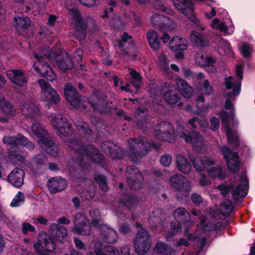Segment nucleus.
<instances>
[{
	"instance_id": "nucleus-62",
	"label": "nucleus",
	"mask_w": 255,
	"mask_h": 255,
	"mask_svg": "<svg viewBox=\"0 0 255 255\" xmlns=\"http://www.w3.org/2000/svg\"><path fill=\"white\" fill-rule=\"evenodd\" d=\"M155 9L158 10H159L161 12H164L165 13L170 14V15H172L173 13L172 10L170 8H169L163 4H160V5L155 6Z\"/></svg>"
},
{
	"instance_id": "nucleus-42",
	"label": "nucleus",
	"mask_w": 255,
	"mask_h": 255,
	"mask_svg": "<svg viewBox=\"0 0 255 255\" xmlns=\"http://www.w3.org/2000/svg\"><path fill=\"white\" fill-rule=\"evenodd\" d=\"M0 109L3 114L8 117L15 115V110H13L12 107L9 103L6 102L5 99L0 94Z\"/></svg>"
},
{
	"instance_id": "nucleus-64",
	"label": "nucleus",
	"mask_w": 255,
	"mask_h": 255,
	"mask_svg": "<svg viewBox=\"0 0 255 255\" xmlns=\"http://www.w3.org/2000/svg\"><path fill=\"white\" fill-rule=\"evenodd\" d=\"M160 62L162 64L161 68L164 72H167L168 70V65L166 57L164 55H161L159 57Z\"/></svg>"
},
{
	"instance_id": "nucleus-50",
	"label": "nucleus",
	"mask_w": 255,
	"mask_h": 255,
	"mask_svg": "<svg viewBox=\"0 0 255 255\" xmlns=\"http://www.w3.org/2000/svg\"><path fill=\"white\" fill-rule=\"evenodd\" d=\"M208 174L212 177H216L221 179L225 178V174L220 167H213L208 171Z\"/></svg>"
},
{
	"instance_id": "nucleus-53",
	"label": "nucleus",
	"mask_w": 255,
	"mask_h": 255,
	"mask_svg": "<svg viewBox=\"0 0 255 255\" xmlns=\"http://www.w3.org/2000/svg\"><path fill=\"white\" fill-rule=\"evenodd\" d=\"M92 182H90L91 183ZM95 188L93 184H90L89 189L84 191L81 193V197L83 200H91L95 196Z\"/></svg>"
},
{
	"instance_id": "nucleus-19",
	"label": "nucleus",
	"mask_w": 255,
	"mask_h": 255,
	"mask_svg": "<svg viewBox=\"0 0 255 255\" xmlns=\"http://www.w3.org/2000/svg\"><path fill=\"white\" fill-rule=\"evenodd\" d=\"M171 186L175 189L182 192L186 197L191 189L190 182L184 176L176 174L170 179Z\"/></svg>"
},
{
	"instance_id": "nucleus-16",
	"label": "nucleus",
	"mask_w": 255,
	"mask_h": 255,
	"mask_svg": "<svg viewBox=\"0 0 255 255\" xmlns=\"http://www.w3.org/2000/svg\"><path fill=\"white\" fill-rule=\"evenodd\" d=\"M173 132L172 125L168 122H161L153 129L154 135L160 140L172 142Z\"/></svg>"
},
{
	"instance_id": "nucleus-3",
	"label": "nucleus",
	"mask_w": 255,
	"mask_h": 255,
	"mask_svg": "<svg viewBox=\"0 0 255 255\" xmlns=\"http://www.w3.org/2000/svg\"><path fill=\"white\" fill-rule=\"evenodd\" d=\"M90 217L91 220V225L86 216L81 213H77L75 217L74 221V226L72 229L74 234L81 235H89L91 232V226L96 228H99L102 221L101 216L99 210L94 208L90 210Z\"/></svg>"
},
{
	"instance_id": "nucleus-28",
	"label": "nucleus",
	"mask_w": 255,
	"mask_h": 255,
	"mask_svg": "<svg viewBox=\"0 0 255 255\" xmlns=\"http://www.w3.org/2000/svg\"><path fill=\"white\" fill-rule=\"evenodd\" d=\"M48 186L50 192L54 194L64 190L67 186V183L65 179L56 177L48 180Z\"/></svg>"
},
{
	"instance_id": "nucleus-23",
	"label": "nucleus",
	"mask_w": 255,
	"mask_h": 255,
	"mask_svg": "<svg viewBox=\"0 0 255 255\" xmlns=\"http://www.w3.org/2000/svg\"><path fill=\"white\" fill-rule=\"evenodd\" d=\"M38 82L41 88L42 93L46 100L53 103L59 102V95L47 82L44 80H39Z\"/></svg>"
},
{
	"instance_id": "nucleus-13",
	"label": "nucleus",
	"mask_w": 255,
	"mask_h": 255,
	"mask_svg": "<svg viewBox=\"0 0 255 255\" xmlns=\"http://www.w3.org/2000/svg\"><path fill=\"white\" fill-rule=\"evenodd\" d=\"M88 255H120L119 250L113 246H107L103 249V244L93 241L88 249Z\"/></svg>"
},
{
	"instance_id": "nucleus-10",
	"label": "nucleus",
	"mask_w": 255,
	"mask_h": 255,
	"mask_svg": "<svg viewBox=\"0 0 255 255\" xmlns=\"http://www.w3.org/2000/svg\"><path fill=\"white\" fill-rule=\"evenodd\" d=\"M175 220L178 222L177 225L174 223L170 224V231L166 233L165 237L167 240L173 237L181 228V224H184L190 219V216L188 211L183 208H179L175 210L174 213Z\"/></svg>"
},
{
	"instance_id": "nucleus-31",
	"label": "nucleus",
	"mask_w": 255,
	"mask_h": 255,
	"mask_svg": "<svg viewBox=\"0 0 255 255\" xmlns=\"http://www.w3.org/2000/svg\"><path fill=\"white\" fill-rule=\"evenodd\" d=\"M6 75L13 83L18 86H23L27 82L23 72L19 70H8Z\"/></svg>"
},
{
	"instance_id": "nucleus-60",
	"label": "nucleus",
	"mask_w": 255,
	"mask_h": 255,
	"mask_svg": "<svg viewBox=\"0 0 255 255\" xmlns=\"http://www.w3.org/2000/svg\"><path fill=\"white\" fill-rule=\"evenodd\" d=\"M22 231L24 234H26L28 232L33 233L36 232V229L34 226L28 223H23L22 225Z\"/></svg>"
},
{
	"instance_id": "nucleus-49",
	"label": "nucleus",
	"mask_w": 255,
	"mask_h": 255,
	"mask_svg": "<svg viewBox=\"0 0 255 255\" xmlns=\"http://www.w3.org/2000/svg\"><path fill=\"white\" fill-rule=\"evenodd\" d=\"M105 3L108 4L110 7L104 9V14L102 17L105 18H110L113 16V11L114 7L116 6V2L112 0H104Z\"/></svg>"
},
{
	"instance_id": "nucleus-17",
	"label": "nucleus",
	"mask_w": 255,
	"mask_h": 255,
	"mask_svg": "<svg viewBox=\"0 0 255 255\" xmlns=\"http://www.w3.org/2000/svg\"><path fill=\"white\" fill-rule=\"evenodd\" d=\"M126 177L128 183L131 189L137 190L141 188L142 176L134 166H129L127 168Z\"/></svg>"
},
{
	"instance_id": "nucleus-32",
	"label": "nucleus",
	"mask_w": 255,
	"mask_h": 255,
	"mask_svg": "<svg viewBox=\"0 0 255 255\" xmlns=\"http://www.w3.org/2000/svg\"><path fill=\"white\" fill-rule=\"evenodd\" d=\"M50 233L54 238L60 242H63L67 236V230L63 226H59L57 224H52L50 226Z\"/></svg>"
},
{
	"instance_id": "nucleus-34",
	"label": "nucleus",
	"mask_w": 255,
	"mask_h": 255,
	"mask_svg": "<svg viewBox=\"0 0 255 255\" xmlns=\"http://www.w3.org/2000/svg\"><path fill=\"white\" fill-rule=\"evenodd\" d=\"M14 22L17 31L20 33L28 29L31 25V20L27 17H14Z\"/></svg>"
},
{
	"instance_id": "nucleus-27",
	"label": "nucleus",
	"mask_w": 255,
	"mask_h": 255,
	"mask_svg": "<svg viewBox=\"0 0 255 255\" xmlns=\"http://www.w3.org/2000/svg\"><path fill=\"white\" fill-rule=\"evenodd\" d=\"M22 114L27 118L35 119L41 113L38 107L33 103H24L20 107Z\"/></svg>"
},
{
	"instance_id": "nucleus-29",
	"label": "nucleus",
	"mask_w": 255,
	"mask_h": 255,
	"mask_svg": "<svg viewBox=\"0 0 255 255\" xmlns=\"http://www.w3.org/2000/svg\"><path fill=\"white\" fill-rule=\"evenodd\" d=\"M169 49L174 52L184 51L187 49L188 41L180 36L173 37L169 42Z\"/></svg>"
},
{
	"instance_id": "nucleus-15",
	"label": "nucleus",
	"mask_w": 255,
	"mask_h": 255,
	"mask_svg": "<svg viewBox=\"0 0 255 255\" xmlns=\"http://www.w3.org/2000/svg\"><path fill=\"white\" fill-rule=\"evenodd\" d=\"M177 132L179 136L185 140L186 142L191 143L195 148L201 149L205 146L203 143V138L198 132L193 131L192 134L186 132L184 127L179 125L177 128Z\"/></svg>"
},
{
	"instance_id": "nucleus-40",
	"label": "nucleus",
	"mask_w": 255,
	"mask_h": 255,
	"mask_svg": "<svg viewBox=\"0 0 255 255\" xmlns=\"http://www.w3.org/2000/svg\"><path fill=\"white\" fill-rule=\"evenodd\" d=\"M155 21V22L158 25V27L163 30L171 31L177 27L176 23L167 17L164 16V18H162V22Z\"/></svg>"
},
{
	"instance_id": "nucleus-48",
	"label": "nucleus",
	"mask_w": 255,
	"mask_h": 255,
	"mask_svg": "<svg viewBox=\"0 0 255 255\" xmlns=\"http://www.w3.org/2000/svg\"><path fill=\"white\" fill-rule=\"evenodd\" d=\"M126 22L131 21L134 26H137L141 24V20L139 16L136 15L133 11H130L126 14Z\"/></svg>"
},
{
	"instance_id": "nucleus-38",
	"label": "nucleus",
	"mask_w": 255,
	"mask_h": 255,
	"mask_svg": "<svg viewBox=\"0 0 255 255\" xmlns=\"http://www.w3.org/2000/svg\"><path fill=\"white\" fill-rule=\"evenodd\" d=\"M46 161V157L43 154H39L31 158L28 167L31 170L35 171L44 165Z\"/></svg>"
},
{
	"instance_id": "nucleus-4",
	"label": "nucleus",
	"mask_w": 255,
	"mask_h": 255,
	"mask_svg": "<svg viewBox=\"0 0 255 255\" xmlns=\"http://www.w3.org/2000/svg\"><path fill=\"white\" fill-rule=\"evenodd\" d=\"M2 140L4 143L11 146L8 151L10 159L17 160L20 162L24 161L27 153L19 150L18 146H23L29 149H33L34 147V144L21 134L12 137L4 136Z\"/></svg>"
},
{
	"instance_id": "nucleus-61",
	"label": "nucleus",
	"mask_w": 255,
	"mask_h": 255,
	"mask_svg": "<svg viewBox=\"0 0 255 255\" xmlns=\"http://www.w3.org/2000/svg\"><path fill=\"white\" fill-rule=\"evenodd\" d=\"M172 161L171 156L169 154H165L160 158V163L164 166H169Z\"/></svg>"
},
{
	"instance_id": "nucleus-36",
	"label": "nucleus",
	"mask_w": 255,
	"mask_h": 255,
	"mask_svg": "<svg viewBox=\"0 0 255 255\" xmlns=\"http://www.w3.org/2000/svg\"><path fill=\"white\" fill-rule=\"evenodd\" d=\"M108 144V147L107 149H104L105 152L109 153L110 156L112 158H121L124 155V152L123 150L119 146L113 144V143L106 142L105 145Z\"/></svg>"
},
{
	"instance_id": "nucleus-57",
	"label": "nucleus",
	"mask_w": 255,
	"mask_h": 255,
	"mask_svg": "<svg viewBox=\"0 0 255 255\" xmlns=\"http://www.w3.org/2000/svg\"><path fill=\"white\" fill-rule=\"evenodd\" d=\"M82 5L88 7H93L99 5L100 0H78Z\"/></svg>"
},
{
	"instance_id": "nucleus-8",
	"label": "nucleus",
	"mask_w": 255,
	"mask_h": 255,
	"mask_svg": "<svg viewBox=\"0 0 255 255\" xmlns=\"http://www.w3.org/2000/svg\"><path fill=\"white\" fill-rule=\"evenodd\" d=\"M31 130L33 134L38 138V142L42 148H48L47 152L54 157L58 155L57 148L53 146L54 142L49 139L47 132L40 124L35 123L31 126Z\"/></svg>"
},
{
	"instance_id": "nucleus-55",
	"label": "nucleus",
	"mask_w": 255,
	"mask_h": 255,
	"mask_svg": "<svg viewBox=\"0 0 255 255\" xmlns=\"http://www.w3.org/2000/svg\"><path fill=\"white\" fill-rule=\"evenodd\" d=\"M57 63L59 68L63 71H65L73 66V64L69 57H66L65 60L57 61Z\"/></svg>"
},
{
	"instance_id": "nucleus-12",
	"label": "nucleus",
	"mask_w": 255,
	"mask_h": 255,
	"mask_svg": "<svg viewBox=\"0 0 255 255\" xmlns=\"http://www.w3.org/2000/svg\"><path fill=\"white\" fill-rule=\"evenodd\" d=\"M151 240L147 232L143 229L137 232L134 241V248L139 255H143L150 249Z\"/></svg>"
},
{
	"instance_id": "nucleus-51",
	"label": "nucleus",
	"mask_w": 255,
	"mask_h": 255,
	"mask_svg": "<svg viewBox=\"0 0 255 255\" xmlns=\"http://www.w3.org/2000/svg\"><path fill=\"white\" fill-rule=\"evenodd\" d=\"M94 179L102 190L106 191L108 190L109 188L107 185V180L105 176L101 174H96L95 176Z\"/></svg>"
},
{
	"instance_id": "nucleus-45",
	"label": "nucleus",
	"mask_w": 255,
	"mask_h": 255,
	"mask_svg": "<svg viewBox=\"0 0 255 255\" xmlns=\"http://www.w3.org/2000/svg\"><path fill=\"white\" fill-rule=\"evenodd\" d=\"M197 90L198 93L205 95H210L213 93V87L207 80H205L202 83H200Z\"/></svg>"
},
{
	"instance_id": "nucleus-24",
	"label": "nucleus",
	"mask_w": 255,
	"mask_h": 255,
	"mask_svg": "<svg viewBox=\"0 0 255 255\" xmlns=\"http://www.w3.org/2000/svg\"><path fill=\"white\" fill-rule=\"evenodd\" d=\"M189 157L195 169L198 171L204 170L206 165L210 166L215 164L214 160L207 156L202 157L197 155L195 157L193 155L189 154Z\"/></svg>"
},
{
	"instance_id": "nucleus-30",
	"label": "nucleus",
	"mask_w": 255,
	"mask_h": 255,
	"mask_svg": "<svg viewBox=\"0 0 255 255\" xmlns=\"http://www.w3.org/2000/svg\"><path fill=\"white\" fill-rule=\"evenodd\" d=\"M195 61L198 65L210 68V71H213L215 69L214 64L216 60L211 56L202 53H198L196 55Z\"/></svg>"
},
{
	"instance_id": "nucleus-5",
	"label": "nucleus",
	"mask_w": 255,
	"mask_h": 255,
	"mask_svg": "<svg viewBox=\"0 0 255 255\" xmlns=\"http://www.w3.org/2000/svg\"><path fill=\"white\" fill-rule=\"evenodd\" d=\"M68 145L75 150L79 155L77 161L81 166L89 163L90 161L100 163L104 160L103 156L93 146H84L77 140L69 141Z\"/></svg>"
},
{
	"instance_id": "nucleus-25",
	"label": "nucleus",
	"mask_w": 255,
	"mask_h": 255,
	"mask_svg": "<svg viewBox=\"0 0 255 255\" xmlns=\"http://www.w3.org/2000/svg\"><path fill=\"white\" fill-rule=\"evenodd\" d=\"M160 94L169 104H174L178 101V97L175 92L174 87L168 83H165L161 88Z\"/></svg>"
},
{
	"instance_id": "nucleus-44",
	"label": "nucleus",
	"mask_w": 255,
	"mask_h": 255,
	"mask_svg": "<svg viewBox=\"0 0 255 255\" xmlns=\"http://www.w3.org/2000/svg\"><path fill=\"white\" fill-rule=\"evenodd\" d=\"M128 71L131 76V82L134 87L137 90L140 86L142 79L140 74L132 69H128Z\"/></svg>"
},
{
	"instance_id": "nucleus-1",
	"label": "nucleus",
	"mask_w": 255,
	"mask_h": 255,
	"mask_svg": "<svg viewBox=\"0 0 255 255\" xmlns=\"http://www.w3.org/2000/svg\"><path fill=\"white\" fill-rule=\"evenodd\" d=\"M64 94L67 101L74 107L79 109H85L87 106H91L94 111H98L101 113H110L112 110L107 109L110 108L109 103L104 98H99L97 94H93L90 101L86 100L85 97L77 96L76 89L70 83L66 84L64 88Z\"/></svg>"
},
{
	"instance_id": "nucleus-58",
	"label": "nucleus",
	"mask_w": 255,
	"mask_h": 255,
	"mask_svg": "<svg viewBox=\"0 0 255 255\" xmlns=\"http://www.w3.org/2000/svg\"><path fill=\"white\" fill-rule=\"evenodd\" d=\"M188 124L194 128L196 127V124H199L203 128L207 127L208 125L206 121H199L196 118H193L189 120Z\"/></svg>"
},
{
	"instance_id": "nucleus-63",
	"label": "nucleus",
	"mask_w": 255,
	"mask_h": 255,
	"mask_svg": "<svg viewBox=\"0 0 255 255\" xmlns=\"http://www.w3.org/2000/svg\"><path fill=\"white\" fill-rule=\"evenodd\" d=\"M164 16H163L161 15L154 13L150 16V20L154 26L158 27V25L155 22L156 21L155 20H158L159 22H162V18H164Z\"/></svg>"
},
{
	"instance_id": "nucleus-6",
	"label": "nucleus",
	"mask_w": 255,
	"mask_h": 255,
	"mask_svg": "<svg viewBox=\"0 0 255 255\" xmlns=\"http://www.w3.org/2000/svg\"><path fill=\"white\" fill-rule=\"evenodd\" d=\"M128 144L129 152L127 154L133 162H137L139 158L146 155L151 147L157 149L160 146L158 144L149 143L146 139L142 136L129 139Z\"/></svg>"
},
{
	"instance_id": "nucleus-52",
	"label": "nucleus",
	"mask_w": 255,
	"mask_h": 255,
	"mask_svg": "<svg viewBox=\"0 0 255 255\" xmlns=\"http://www.w3.org/2000/svg\"><path fill=\"white\" fill-rule=\"evenodd\" d=\"M144 112V109L140 110V109H138L135 115L137 125L139 128H141L143 123L146 122Z\"/></svg>"
},
{
	"instance_id": "nucleus-56",
	"label": "nucleus",
	"mask_w": 255,
	"mask_h": 255,
	"mask_svg": "<svg viewBox=\"0 0 255 255\" xmlns=\"http://www.w3.org/2000/svg\"><path fill=\"white\" fill-rule=\"evenodd\" d=\"M252 50V47L247 43H243L240 46V50L243 56L245 58L250 56Z\"/></svg>"
},
{
	"instance_id": "nucleus-20",
	"label": "nucleus",
	"mask_w": 255,
	"mask_h": 255,
	"mask_svg": "<svg viewBox=\"0 0 255 255\" xmlns=\"http://www.w3.org/2000/svg\"><path fill=\"white\" fill-rule=\"evenodd\" d=\"M50 120L53 126L57 128L59 136H66L72 133L70 125L62 116L59 115L56 117H52Z\"/></svg>"
},
{
	"instance_id": "nucleus-22",
	"label": "nucleus",
	"mask_w": 255,
	"mask_h": 255,
	"mask_svg": "<svg viewBox=\"0 0 255 255\" xmlns=\"http://www.w3.org/2000/svg\"><path fill=\"white\" fill-rule=\"evenodd\" d=\"M102 240L106 243L111 244L116 243L119 239L117 231L113 228L106 225H100L98 228Z\"/></svg>"
},
{
	"instance_id": "nucleus-59",
	"label": "nucleus",
	"mask_w": 255,
	"mask_h": 255,
	"mask_svg": "<svg viewBox=\"0 0 255 255\" xmlns=\"http://www.w3.org/2000/svg\"><path fill=\"white\" fill-rule=\"evenodd\" d=\"M76 126L81 134H85L86 135H90L92 133L91 129L88 128L87 124L85 123H82L81 125L76 124Z\"/></svg>"
},
{
	"instance_id": "nucleus-2",
	"label": "nucleus",
	"mask_w": 255,
	"mask_h": 255,
	"mask_svg": "<svg viewBox=\"0 0 255 255\" xmlns=\"http://www.w3.org/2000/svg\"><path fill=\"white\" fill-rule=\"evenodd\" d=\"M68 14L71 18V23L75 27L74 36L82 41L85 38L86 30L91 31H96L98 26L96 25L94 18L90 16L82 18L79 10L73 8L70 9Z\"/></svg>"
},
{
	"instance_id": "nucleus-26",
	"label": "nucleus",
	"mask_w": 255,
	"mask_h": 255,
	"mask_svg": "<svg viewBox=\"0 0 255 255\" xmlns=\"http://www.w3.org/2000/svg\"><path fill=\"white\" fill-rule=\"evenodd\" d=\"M24 171L19 168H14L8 175V182L13 186L19 188L23 184Z\"/></svg>"
},
{
	"instance_id": "nucleus-39",
	"label": "nucleus",
	"mask_w": 255,
	"mask_h": 255,
	"mask_svg": "<svg viewBox=\"0 0 255 255\" xmlns=\"http://www.w3.org/2000/svg\"><path fill=\"white\" fill-rule=\"evenodd\" d=\"M154 252L159 255H173L174 250L170 246L162 242H158L154 248Z\"/></svg>"
},
{
	"instance_id": "nucleus-54",
	"label": "nucleus",
	"mask_w": 255,
	"mask_h": 255,
	"mask_svg": "<svg viewBox=\"0 0 255 255\" xmlns=\"http://www.w3.org/2000/svg\"><path fill=\"white\" fill-rule=\"evenodd\" d=\"M24 201V194L21 192H18V193L14 196L12 202L10 203V206L12 207H16L22 204Z\"/></svg>"
},
{
	"instance_id": "nucleus-14",
	"label": "nucleus",
	"mask_w": 255,
	"mask_h": 255,
	"mask_svg": "<svg viewBox=\"0 0 255 255\" xmlns=\"http://www.w3.org/2000/svg\"><path fill=\"white\" fill-rule=\"evenodd\" d=\"M37 60L34 62L33 67L35 70L42 76L44 77L48 80L52 81L56 78V76L52 69L47 65L46 60H48V56L43 57L35 55Z\"/></svg>"
},
{
	"instance_id": "nucleus-43",
	"label": "nucleus",
	"mask_w": 255,
	"mask_h": 255,
	"mask_svg": "<svg viewBox=\"0 0 255 255\" xmlns=\"http://www.w3.org/2000/svg\"><path fill=\"white\" fill-rule=\"evenodd\" d=\"M210 26L213 29H216L219 30L224 35L232 34L234 30L231 29V32H230L226 24L224 22L220 21V20L217 18H215L213 20L211 23Z\"/></svg>"
},
{
	"instance_id": "nucleus-7",
	"label": "nucleus",
	"mask_w": 255,
	"mask_h": 255,
	"mask_svg": "<svg viewBox=\"0 0 255 255\" xmlns=\"http://www.w3.org/2000/svg\"><path fill=\"white\" fill-rule=\"evenodd\" d=\"M243 66L238 65L236 69V76H229L225 78V83L228 90L232 89V93H229L226 100L225 108L227 110H232L233 105L232 100L234 99V97L238 95L241 91V80L243 77Z\"/></svg>"
},
{
	"instance_id": "nucleus-18",
	"label": "nucleus",
	"mask_w": 255,
	"mask_h": 255,
	"mask_svg": "<svg viewBox=\"0 0 255 255\" xmlns=\"http://www.w3.org/2000/svg\"><path fill=\"white\" fill-rule=\"evenodd\" d=\"M220 116L222 118V123L225 125L226 129V134L228 142L230 144L237 146L238 144V136L235 130L230 128L228 122L231 119L234 121V118L233 113H231L229 116L224 111H221Z\"/></svg>"
},
{
	"instance_id": "nucleus-9",
	"label": "nucleus",
	"mask_w": 255,
	"mask_h": 255,
	"mask_svg": "<svg viewBox=\"0 0 255 255\" xmlns=\"http://www.w3.org/2000/svg\"><path fill=\"white\" fill-rule=\"evenodd\" d=\"M222 195L225 196L230 191H232V196L234 200H237L239 197H245L248 191V180L245 173L241 175L240 183L234 188L233 186L223 184L218 187Z\"/></svg>"
},
{
	"instance_id": "nucleus-35",
	"label": "nucleus",
	"mask_w": 255,
	"mask_h": 255,
	"mask_svg": "<svg viewBox=\"0 0 255 255\" xmlns=\"http://www.w3.org/2000/svg\"><path fill=\"white\" fill-rule=\"evenodd\" d=\"M176 82L178 90L182 95L186 98L191 97L192 88L185 80L181 78H177Z\"/></svg>"
},
{
	"instance_id": "nucleus-46",
	"label": "nucleus",
	"mask_w": 255,
	"mask_h": 255,
	"mask_svg": "<svg viewBox=\"0 0 255 255\" xmlns=\"http://www.w3.org/2000/svg\"><path fill=\"white\" fill-rule=\"evenodd\" d=\"M136 203V199L133 196L131 195L126 196L120 202L121 205L126 206L128 209H131Z\"/></svg>"
},
{
	"instance_id": "nucleus-33",
	"label": "nucleus",
	"mask_w": 255,
	"mask_h": 255,
	"mask_svg": "<svg viewBox=\"0 0 255 255\" xmlns=\"http://www.w3.org/2000/svg\"><path fill=\"white\" fill-rule=\"evenodd\" d=\"M176 165L178 170L184 173L188 174L191 170V165L187 158L182 154L176 156Z\"/></svg>"
},
{
	"instance_id": "nucleus-11",
	"label": "nucleus",
	"mask_w": 255,
	"mask_h": 255,
	"mask_svg": "<svg viewBox=\"0 0 255 255\" xmlns=\"http://www.w3.org/2000/svg\"><path fill=\"white\" fill-rule=\"evenodd\" d=\"M33 247L37 254H40L41 252L53 253L56 249V244L48 234L41 232L38 237L37 242L33 245Z\"/></svg>"
},
{
	"instance_id": "nucleus-41",
	"label": "nucleus",
	"mask_w": 255,
	"mask_h": 255,
	"mask_svg": "<svg viewBox=\"0 0 255 255\" xmlns=\"http://www.w3.org/2000/svg\"><path fill=\"white\" fill-rule=\"evenodd\" d=\"M191 40L198 46L204 47L208 45L207 38L202 36L198 32L193 30L190 34Z\"/></svg>"
},
{
	"instance_id": "nucleus-37",
	"label": "nucleus",
	"mask_w": 255,
	"mask_h": 255,
	"mask_svg": "<svg viewBox=\"0 0 255 255\" xmlns=\"http://www.w3.org/2000/svg\"><path fill=\"white\" fill-rule=\"evenodd\" d=\"M147 38L150 47L154 51L159 49L160 42L157 33L153 30H149L147 33Z\"/></svg>"
},
{
	"instance_id": "nucleus-47",
	"label": "nucleus",
	"mask_w": 255,
	"mask_h": 255,
	"mask_svg": "<svg viewBox=\"0 0 255 255\" xmlns=\"http://www.w3.org/2000/svg\"><path fill=\"white\" fill-rule=\"evenodd\" d=\"M232 209L233 206L231 201L229 200H226L221 204L219 212L222 215L226 216L229 215L231 213Z\"/></svg>"
},
{
	"instance_id": "nucleus-21",
	"label": "nucleus",
	"mask_w": 255,
	"mask_h": 255,
	"mask_svg": "<svg viewBox=\"0 0 255 255\" xmlns=\"http://www.w3.org/2000/svg\"><path fill=\"white\" fill-rule=\"evenodd\" d=\"M221 151L226 160L229 169L233 172L238 171L239 168V161L237 153L233 152L226 146L222 147Z\"/></svg>"
}]
</instances>
